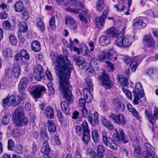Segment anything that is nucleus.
<instances>
[{"label":"nucleus","instance_id":"obj_1","mask_svg":"<svg viewBox=\"0 0 158 158\" xmlns=\"http://www.w3.org/2000/svg\"><path fill=\"white\" fill-rule=\"evenodd\" d=\"M54 64L57 75L59 77V87L60 89L72 88L69 79L73 68L68 57L64 55L58 56L56 57Z\"/></svg>","mask_w":158,"mask_h":158},{"label":"nucleus","instance_id":"obj_2","mask_svg":"<svg viewBox=\"0 0 158 158\" xmlns=\"http://www.w3.org/2000/svg\"><path fill=\"white\" fill-rule=\"evenodd\" d=\"M13 118L16 125L19 126L25 125L28 122V120L24 115L22 107H19L16 110Z\"/></svg>","mask_w":158,"mask_h":158},{"label":"nucleus","instance_id":"obj_3","mask_svg":"<svg viewBox=\"0 0 158 158\" xmlns=\"http://www.w3.org/2000/svg\"><path fill=\"white\" fill-rule=\"evenodd\" d=\"M20 102V101L19 99L17 100V97L15 96L9 95L2 100V104L4 107H6L7 106H16Z\"/></svg>","mask_w":158,"mask_h":158},{"label":"nucleus","instance_id":"obj_4","mask_svg":"<svg viewBox=\"0 0 158 158\" xmlns=\"http://www.w3.org/2000/svg\"><path fill=\"white\" fill-rule=\"evenodd\" d=\"M115 132L113 135V138L118 143L121 142V140L124 143H127L129 141L128 139L125 136L123 130L120 128L119 129V134L117 129H114Z\"/></svg>","mask_w":158,"mask_h":158},{"label":"nucleus","instance_id":"obj_5","mask_svg":"<svg viewBox=\"0 0 158 158\" xmlns=\"http://www.w3.org/2000/svg\"><path fill=\"white\" fill-rule=\"evenodd\" d=\"M117 46L123 48H127L131 46L132 41L130 37L123 36L117 38L116 40Z\"/></svg>","mask_w":158,"mask_h":158},{"label":"nucleus","instance_id":"obj_6","mask_svg":"<svg viewBox=\"0 0 158 158\" xmlns=\"http://www.w3.org/2000/svg\"><path fill=\"white\" fill-rule=\"evenodd\" d=\"M108 12V10H105L100 17H97L95 19L96 27L98 28H101L104 26L105 19Z\"/></svg>","mask_w":158,"mask_h":158},{"label":"nucleus","instance_id":"obj_7","mask_svg":"<svg viewBox=\"0 0 158 158\" xmlns=\"http://www.w3.org/2000/svg\"><path fill=\"white\" fill-rule=\"evenodd\" d=\"M33 77L36 80L40 81L41 78L44 79V77L43 76V69L41 66L40 65H38L33 68Z\"/></svg>","mask_w":158,"mask_h":158},{"label":"nucleus","instance_id":"obj_8","mask_svg":"<svg viewBox=\"0 0 158 158\" xmlns=\"http://www.w3.org/2000/svg\"><path fill=\"white\" fill-rule=\"evenodd\" d=\"M110 117L114 121V122L119 124H124L125 123V118L124 115L122 114L116 115L111 114Z\"/></svg>","mask_w":158,"mask_h":158},{"label":"nucleus","instance_id":"obj_9","mask_svg":"<svg viewBox=\"0 0 158 158\" xmlns=\"http://www.w3.org/2000/svg\"><path fill=\"white\" fill-rule=\"evenodd\" d=\"M100 80L102 82V84L105 88H112L113 84L109 80L108 76L105 73L100 77Z\"/></svg>","mask_w":158,"mask_h":158},{"label":"nucleus","instance_id":"obj_10","mask_svg":"<svg viewBox=\"0 0 158 158\" xmlns=\"http://www.w3.org/2000/svg\"><path fill=\"white\" fill-rule=\"evenodd\" d=\"M105 33L112 38H116L119 36L120 31L115 27H111L107 29L105 31Z\"/></svg>","mask_w":158,"mask_h":158},{"label":"nucleus","instance_id":"obj_11","mask_svg":"<svg viewBox=\"0 0 158 158\" xmlns=\"http://www.w3.org/2000/svg\"><path fill=\"white\" fill-rule=\"evenodd\" d=\"M143 44L148 47L155 46V42L152 37L150 35H146L143 37Z\"/></svg>","mask_w":158,"mask_h":158},{"label":"nucleus","instance_id":"obj_12","mask_svg":"<svg viewBox=\"0 0 158 158\" xmlns=\"http://www.w3.org/2000/svg\"><path fill=\"white\" fill-rule=\"evenodd\" d=\"M93 117L94 118H93L92 114L91 116H89L88 118V120L92 126H96L99 122L98 114L97 112H94Z\"/></svg>","mask_w":158,"mask_h":158},{"label":"nucleus","instance_id":"obj_13","mask_svg":"<svg viewBox=\"0 0 158 158\" xmlns=\"http://www.w3.org/2000/svg\"><path fill=\"white\" fill-rule=\"evenodd\" d=\"M64 97L70 103L72 102V95L70 89H60Z\"/></svg>","mask_w":158,"mask_h":158},{"label":"nucleus","instance_id":"obj_14","mask_svg":"<svg viewBox=\"0 0 158 158\" xmlns=\"http://www.w3.org/2000/svg\"><path fill=\"white\" fill-rule=\"evenodd\" d=\"M65 23L67 26L73 30H75L77 27L76 23L73 19L70 16L66 17Z\"/></svg>","mask_w":158,"mask_h":158},{"label":"nucleus","instance_id":"obj_15","mask_svg":"<svg viewBox=\"0 0 158 158\" xmlns=\"http://www.w3.org/2000/svg\"><path fill=\"white\" fill-rule=\"evenodd\" d=\"M110 56V53L108 52L102 51L99 53L98 56V59L99 61L104 62L105 59H108Z\"/></svg>","mask_w":158,"mask_h":158},{"label":"nucleus","instance_id":"obj_16","mask_svg":"<svg viewBox=\"0 0 158 158\" xmlns=\"http://www.w3.org/2000/svg\"><path fill=\"white\" fill-rule=\"evenodd\" d=\"M110 42V38L106 35H102L99 40V44L102 46H105L109 44Z\"/></svg>","mask_w":158,"mask_h":158},{"label":"nucleus","instance_id":"obj_17","mask_svg":"<svg viewBox=\"0 0 158 158\" xmlns=\"http://www.w3.org/2000/svg\"><path fill=\"white\" fill-rule=\"evenodd\" d=\"M118 83L121 86H127L128 84V79L122 75H119L117 78Z\"/></svg>","mask_w":158,"mask_h":158},{"label":"nucleus","instance_id":"obj_18","mask_svg":"<svg viewBox=\"0 0 158 158\" xmlns=\"http://www.w3.org/2000/svg\"><path fill=\"white\" fill-rule=\"evenodd\" d=\"M114 104L116 108L120 110L123 111L125 109V106L123 103H121L120 100L116 98L114 101Z\"/></svg>","mask_w":158,"mask_h":158},{"label":"nucleus","instance_id":"obj_19","mask_svg":"<svg viewBox=\"0 0 158 158\" xmlns=\"http://www.w3.org/2000/svg\"><path fill=\"white\" fill-rule=\"evenodd\" d=\"M87 155L90 156L92 158H103L104 156L99 154H97L93 150L91 149H87Z\"/></svg>","mask_w":158,"mask_h":158},{"label":"nucleus","instance_id":"obj_20","mask_svg":"<svg viewBox=\"0 0 158 158\" xmlns=\"http://www.w3.org/2000/svg\"><path fill=\"white\" fill-rule=\"evenodd\" d=\"M109 142H106V141H105V145L109 147L110 148L114 150H116L118 148V145L115 143L114 141L112 139L109 138Z\"/></svg>","mask_w":158,"mask_h":158},{"label":"nucleus","instance_id":"obj_21","mask_svg":"<svg viewBox=\"0 0 158 158\" xmlns=\"http://www.w3.org/2000/svg\"><path fill=\"white\" fill-rule=\"evenodd\" d=\"M60 106L62 110L66 115H69L70 113V109L69 107L68 103L65 101L61 102Z\"/></svg>","mask_w":158,"mask_h":158},{"label":"nucleus","instance_id":"obj_22","mask_svg":"<svg viewBox=\"0 0 158 158\" xmlns=\"http://www.w3.org/2000/svg\"><path fill=\"white\" fill-rule=\"evenodd\" d=\"M139 58L137 56L133 57L132 62L130 64V67L132 72H134L136 69L138 65Z\"/></svg>","mask_w":158,"mask_h":158},{"label":"nucleus","instance_id":"obj_23","mask_svg":"<svg viewBox=\"0 0 158 158\" xmlns=\"http://www.w3.org/2000/svg\"><path fill=\"white\" fill-rule=\"evenodd\" d=\"M45 115L50 118H52L54 116V113L52 108L50 106L47 107L45 110Z\"/></svg>","mask_w":158,"mask_h":158},{"label":"nucleus","instance_id":"obj_24","mask_svg":"<svg viewBox=\"0 0 158 158\" xmlns=\"http://www.w3.org/2000/svg\"><path fill=\"white\" fill-rule=\"evenodd\" d=\"M50 148L47 142L44 143L40 151L42 153L46 155H47L50 152Z\"/></svg>","mask_w":158,"mask_h":158},{"label":"nucleus","instance_id":"obj_25","mask_svg":"<svg viewBox=\"0 0 158 158\" xmlns=\"http://www.w3.org/2000/svg\"><path fill=\"white\" fill-rule=\"evenodd\" d=\"M28 80L25 77L21 80L18 85V89H25L27 85Z\"/></svg>","mask_w":158,"mask_h":158},{"label":"nucleus","instance_id":"obj_26","mask_svg":"<svg viewBox=\"0 0 158 158\" xmlns=\"http://www.w3.org/2000/svg\"><path fill=\"white\" fill-rule=\"evenodd\" d=\"M14 77H19L20 73V69L19 64H15L12 70Z\"/></svg>","mask_w":158,"mask_h":158},{"label":"nucleus","instance_id":"obj_27","mask_svg":"<svg viewBox=\"0 0 158 158\" xmlns=\"http://www.w3.org/2000/svg\"><path fill=\"white\" fill-rule=\"evenodd\" d=\"M14 8L16 12H21L24 9L23 4L22 2L18 1L15 4Z\"/></svg>","mask_w":158,"mask_h":158},{"label":"nucleus","instance_id":"obj_28","mask_svg":"<svg viewBox=\"0 0 158 158\" xmlns=\"http://www.w3.org/2000/svg\"><path fill=\"white\" fill-rule=\"evenodd\" d=\"M47 127L48 131L50 132H54L56 130V125L52 120H48Z\"/></svg>","mask_w":158,"mask_h":158},{"label":"nucleus","instance_id":"obj_29","mask_svg":"<svg viewBox=\"0 0 158 158\" xmlns=\"http://www.w3.org/2000/svg\"><path fill=\"white\" fill-rule=\"evenodd\" d=\"M82 137V141L84 143L87 145L90 139V135L89 132H83Z\"/></svg>","mask_w":158,"mask_h":158},{"label":"nucleus","instance_id":"obj_30","mask_svg":"<svg viewBox=\"0 0 158 158\" xmlns=\"http://www.w3.org/2000/svg\"><path fill=\"white\" fill-rule=\"evenodd\" d=\"M31 48L35 52L40 51L41 47L40 42L37 41H33L31 44Z\"/></svg>","mask_w":158,"mask_h":158},{"label":"nucleus","instance_id":"obj_31","mask_svg":"<svg viewBox=\"0 0 158 158\" xmlns=\"http://www.w3.org/2000/svg\"><path fill=\"white\" fill-rule=\"evenodd\" d=\"M11 115L9 112H7L3 117L2 120V123L4 125L7 124L11 118Z\"/></svg>","mask_w":158,"mask_h":158},{"label":"nucleus","instance_id":"obj_32","mask_svg":"<svg viewBox=\"0 0 158 158\" xmlns=\"http://www.w3.org/2000/svg\"><path fill=\"white\" fill-rule=\"evenodd\" d=\"M103 125L110 130H112L114 128V126L110 122L104 118L102 121Z\"/></svg>","mask_w":158,"mask_h":158},{"label":"nucleus","instance_id":"obj_33","mask_svg":"<svg viewBox=\"0 0 158 158\" xmlns=\"http://www.w3.org/2000/svg\"><path fill=\"white\" fill-rule=\"evenodd\" d=\"M45 89H33L31 92V94L35 98H38L40 97L42 91H45Z\"/></svg>","mask_w":158,"mask_h":158},{"label":"nucleus","instance_id":"obj_34","mask_svg":"<svg viewBox=\"0 0 158 158\" xmlns=\"http://www.w3.org/2000/svg\"><path fill=\"white\" fill-rule=\"evenodd\" d=\"M145 114L146 116V118L148 119L149 121L151 124L153 125L155 123L154 119L150 113L147 110H145Z\"/></svg>","mask_w":158,"mask_h":158},{"label":"nucleus","instance_id":"obj_35","mask_svg":"<svg viewBox=\"0 0 158 158\" xmlns=\"http://www.w3.org/2000/svg\"><path fill=\"white\" fill-rule=\"evenodd\" d=\"M133 93L134 95L140 98H142L144 95L143 89H134Z\"/></svg>","mask_w":158,"mask_h":158},{"label":"nucleus","instance_id":"obj_36","mask_svg":"<svg viewBox=\"0 0 158 158\" xmlns=\"http://www.w3.org/2000/svg\"><path fill=\"white\" fill-rule=\"evenodd\" d=\"M144 145L148 153H151L152 154H155V149L150 144L146 143L144 144Z\"/></svg>","mask_w":158,"mask_h":158},{"label":"nucleus","instance_id":"obj_37","mask_svg":"<svg viewBox=\"0 0 158 158\" xmlns=\"http://www.w3.org/2000/svg\"><path fill=\"white\" fill-rule=\"evenodd\" d=\"M92 138L94 141L96 143H98L99 141V137L97 131L95 130H94L92 131Z\"/></svg>","mask_w":158,"mask_h":158},{"label":"nucleus","instance_id":"obj_38","mask_svg":"<svg viewBox=\"0 0 158 158\" xmlns=\"http://www.w3.org/2000/svg\"><path fill=\"white\" fill-rule=\"evenodd\" d=\"M13 54V52L10 48H8L3 51V55L5 57H11Z\"/></svg>","mask_w":158,"mask_h":158},{"label":"nucleus","instance_id":"obj_39","mask_svg":"<svg viewBox=\"0 0 158 158\" xmlns=\"http://www.w3.org/2000/svg\"><path fill=\"white\" fill-rule=\"evenodd\" d=\"M18 27L20 31L23 32H25L27 30V25L26 23L24 22L20 23L18 25Z\"/></svg>","mask_w":158,"mask_h":158},{"label":"nucleus","instance_id":"obj_40","mask_svg":"<svg viewBox=\"0 0 158 158\" xmlns=\"http://www.w3.org/2000/svg\"><path fill=\"white\" fill-rule=\"evenodd\" d=\"M85 82L86 88L85 89H93V85L92 80L89 77H88L85 79Z\"/></svg>","mask_w":158,"mask_h":158},{"label":"nucleus","instance_id":"obj_41","mask_svg":"<svg viewBox=\"0 0 158 158\" xmlns=\"http://www.w3.org/2000/svg\"><path fill=\"white\" fill-rule=\"evenodd\" d=\"M5 74L6 77L9 79L14 77L12 70L11 69H6L5 71Z\"/></svg>","mask_w":158,"mask_h":158},{"label":"nucleus","instance_id":"obj_42","mask_svg":"<svg viewBox=\"0 0 158 158\" xmlns=\"http://www.w3.org/2000/svg\"><path fill=\"white\" fill-rule=\"evenodd\" d=\"M82 115L85 117L87 118H89V116H91L92 114L91 112L90 111L88 112L87 109L85 107L82 108Z\"/></svg>","mask_w":158,"mask_h":158},{"label":"nucleus","instance_id":"obj_43","mask_svg":"<svg viewBox=\"0 0 158 158\" xmlns=\"http://www.w3.org/2000/svg\"><path fill=\"white\" fill-rule=\"evenodd\" d=\"M155 74L158 75V70L152 68L148 69L146 72V74L148 76Z\"/></svg>","mask_w":158,"mask_h":158},{"label":"nucleus","instance_id":"obj_44","mask_svg":"<svg viewBox=\"0 0 158 158\" xmlns=\"http://www.w3.org/2000/svg\"><path fill=\"white\" fill-rule=\"evenodd\" d=\"M104 0H98L97 3L96 8L98 10L101 11L103 8Z\"/></svg>","mask_w":158,"mask_h":158},{"label":"nucleus","instance_id":"obj_45","mask_svg":"<svg viewBox=\"0 0 158 158\" xmlns=\"http://www.w3.org/2000/svg\"><path fill=\"white\" fill-rule=\"evenodd\" d=\"M37 21V24L38 27L42 31H43L45 29V26L43 22L40 19H38Z\"/></svg>","mask_w":158,"mask_h":158},{"label":"nucleus","instance_id":"obj_46","mask_svg":"<svg viewBox=\"0 0 158 158\" xmlns=\"http://www.w3.org/2000/svg\"><path fill=\"white\" fill-rule=\"evenodd\" d=\"M102 141L104 143L105 145V141H106V142L108 143L109 138H111L110 137H108L107 136V133L106 131H103L102 132Z\"/></svg>","mask_w":158,"mask_h":158},{"label":"nucleus","instance_id":"obj_47","mask_svg":"<svg viewBox=\"0 0 158 158\" xmlns=\"http://www.w3.org/2000/svg\"><path fill=\"white\" fill-rule=\"evenodd\" d=\"M97 152L104 156L105 149L104 147L102 145H98L97 147Z\"/></svg>","mask_w":158,"mask_h":158},{"label":"nucleus","instance_id":"obj_48","mask_svg":"<svg viewBox=\"0 0 158 158\" xmlns=\"http://www.w3.org/2000/svg\"><path fill=\"white\" fill-rule=\"evenodd\" d=\"M9 41L12 45H15L16 44L17 40L15 36L13 34H10L9 36Z\"/></svg>","mask_w":158,"mask_h":158},{"label":"nucleus","instance_id":"obj_49","mask_svg":"<svg viewBox=\"0 0 158 158\" xmlns=\"http://www.w3.org/2000/svg\"><path fill=\"white\" fill-rule=\"evenodd\" d=\"M20 54L21 56L23 57L27 60H28L29 58V56L27 52V51L23 49L20 51Z\"/></svg>","mask_w":158,"mask_h":158},{"label":"nucleus","instance_id":"obj_50","mask_svg":"<svg viewBox=\"0 0 158 158\" xmlns=\"http://www.w3.org/2000/svg\"><path fill=\"white\" fill-rule=\"evenodd\" d=\"M40 136L41 139L43 141H44L45 143H46L48 141V138L46 132L41 131L40 133Z\"/></svg>","mask_w":158,"mask_h":158},{"label":"nucleus","instance_id":"obj_51","mask_svg":"<svg viewBox=\"0 0 158 158\" xmlns=\"http://www.w3.org/2000/svg\"><path fill=\"white\" fill-rule=\"evenodd\" d=\"M12 135L14 137H19L21 135V131L18 129H14L12 132Z\"/></svg>","mask_w":158,"mask_h":158},{"label":"nucleus","instance_id":"obj_52","mask_svg":"<svg viewBox=\"0 0 158 158\" xmlns=\"http://www.w3.org/2000/svg\"><path fill=\"white\" fill-rule=\"evenodd\" d=\"M55 20L54 17H52L50 19L49 25L52 29L54 30L56 28Z\"/></svg>","mask_w":158,"mask_h":158},{"label":"nucleus","instance_id":"obj_53","mask_svg":"<svg viewBox=\"0 0 158 158\" xmlns=\"http://www.w3.org/2000/svg\"><path fill=\"white\" fill-rule=\"evenodd\" d=\"M78 66L80 69H86L88 65V64L85 62L84 60H82L81 61V63L78 64Z\"/></svg>","mask_w":158,"mask_h":158},{"label":"nucleus","instance_id":"obj_54","mask_svg":"<svg viewBox=\"0 0 158 158\" xmlns=\"http://www.w3.org/2000/svg\"><path fill=\"white\" fill-rule=\"evenodd\" d=\"M135 152L134 154L136 156L141 153V149L140 148L139 144L134 146Z\"/></svg>","mask_w":158,"mask_h":158},{"label":"nucleus","instance_id":"obj_55","mask_svg":"<svg viewBox=\"0 0 158 158\" xmlns=\"http://www.w3.org/2000/svg\"><path fill=\"white\" fill-rule=\"evenodd\" d=\"M83 128V132H89L90 131L89 129V127L88 123L86 122H84L82 123V125Z\"/></svg>","mask_w":158,"mask_h":158},{"label":"nucleus","instance_id":"obj_56","mask_svg":"<svg viewBox=\"0 0 158 158\" xmlns=\"http://www.w3.org/2000/svg\"><path fill=\"white\" fill-rule=\"evenodd\" d=\"M3 26L4 28L6 30H9L12 27L10 23L8 21H6L3 23Z\"/></svg>","mask_w":158,"mask_h":158},{"label":"nucleus","instance_id":"obj_57","mask_svg":"<svg viewBox=\"0 0 158 158\" xmlns=\"http://www.w3.org/2000/svg\"><path fill=\"white\" fill-rule=\"evenodd\" d=\"M127 98L129 100L132 99V94L131 92L129 89H123Z\"/></svg>","mask_w":158,"mask_h":158},{"label":"nucleus","instance_id":"obj_58","mask_svg":"<svg viewBox=\"0 0 158 158\" xmlns=\"http://www.w3.org/2000/svg\"><path fill=\"white\" fill-rule=\"evenodd\" d=\"M15 59L17 63L20 64H22V58L20 54L17 53L16 54L15 56Z\"/></svg>","mask_w":158,"mask_h":158},{"label":"nucleus","instance_id":"obj_59","mask_svg":"<svg viewBox=\"0 0 158 158\" xmlns=\"http://www.w3.org/2000/svg\"><path fill=\"white\" fill-rule=\"evenodd\" d=\"M75 158H81V152L79 148H77L75 151Z\"/></svg>","mask_w":158,"mask_h":158},{"label":"nucleus","instance_id":"obj_60","mask_svg":"<svg viewBox=\"0 0 158 158\" xmlns=\"http://www.w3.org/2000/svg\"><path fill=\"white\" fill-rule=\"evenodd\" d=\"M85 72L88 76H91L93 75L94 71L92 68H89L86 69Z\"/></svg>","mask_w":158,"mask_h":158},{"label":"nucleus","instance_id":"obj_61","mask_svg":"<svg viewBox=\"0 0 158 158\" xmlns=\"http://www.w3.org/2000/svg\"><path fill=\"white\" fill-rule=\"evenodd\" d=\"M65 10L70 12L73 13L75 14H77L79 13V10L74 8H68L66 9Z\"/></svg>","mask_w":158,"mask_h":158},{"label":"nucleus","instance_id":"obj_62","mask_svg":"<svg viewBox=\"0 0 158 158\" xmlns=\"http://www.w3.org/2000/svg\"><path fill=\"white\" fill-rule=\"evenodd\" d=\"M81 46L83 47V48L85 50V54L88 56L89 58L92 59V57L90 55H88V54L89 53V49H88L87 47L84 44H81Z\"/></svg>","mask_w":158,"mask_h":158},{"label":"nucleus","instance_id":"obj_63","mask_svg":"<svg viewBox=\"0 0 158 158\" xmlns=\"http://www.w3.org/2000/svg\"><path fill=\"white\" fill-rule=\"evenodd\" d=\"M78 3L81 9L82 10V11L85 13L86 16V15L88 12V10L87 9L84 8V5L83 3L81 2H79Z\"/></svg>","mask_w":158,"mask_h":158},{"label":"nucleus","instance_id":"obj_64","mask_svg":"<svg viewBox=\"0 0 158 158\" xmlns=\"http://www.w3.org/2000/svg\"><path fill=\"white\" fill-rule=\"evenodd\" d=\"M138 22H139V28H143L146 27V23L143 22L142 19H140L138 20Z\"/></svg>","mask_w":158,"mask_h":158}]
</instances>
